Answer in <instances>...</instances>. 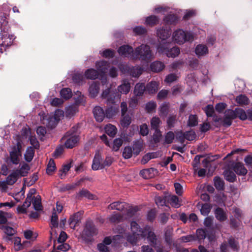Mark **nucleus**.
Listing matches in <instances>:
<instances>
[{
    "mask_svg": "<svg viewBox=\"0 0 252 252\" xmlns=\"http://www.w3.org/2000/svg\"><path fill=\"white\" fill-rule=\"evenodd\" d=\"M164 20L166 22L170 24L175 23L178 20L177 17L174 14H169L166 16Z\"/></svg>",
    "mask_w": 252,
    "mask_h": 252,
    "instance_id": "obj_60",
    "label": "nucleus"
},
{
    "mask_svg": "<svg viewBox=\"0 0 252 252\" xmlns=\"http://www.w3.org/2000/svg\"><path fill=\"white\" fill-rule=\"evenodd\" d=\"M131 122V117L128 115L122 116V118L121 120V124L123 127H127L130 124Z\"/></svg>",
    "mask_w": 252,
    "mask_h": 252,
    "instance_id": "obj_46",
    "label": "nucleus"
},
{
    "mask_svg": "<svg viewBox=\"0 0 252 252\" xmlns=\"http://www.w3.org/2000/svg\"><path fill=\"white\" fill-rule=\"evenodd\" d=\"M95 66L97 69L102 73H105L109 67V63L105 61L97 62Z\"/></svg>",
    "mask_w": 252,
    "mask_h": 252,
    "instance_id": "obj_20",
    "label": "nucleus"
},
{
    "mask_svg": "<svg viewBox=\"0 0 252 252\" xmlns=\"http://www.w3.org/2000/svg\"><path fill=\"white\" fill-rule=\"evenodd\" d=\"M230 116L234 119L239 118L242 121L246 120L248 119L247 111L246 112L242 108L237 107L234 110L230 109Z\"/></svg>",
    "mask_w": 252,
    "mask_h": 252,
    "instance_id": "obj_10",
    "label": "nucleus"
},
{
    "mask_svg": "<svg viewBox=\"0 0 252 252\" xmlns=\"http://www.w3.org/2000/svg\"><path fill=\"white\" fill-rule=\"evenodd\" d=\"M128 208L127 210V215L131 217L134 216L136 213L139 211V208L137 206H128Z\"/></svg>",
    "mask_w": 252,
    "mask_h": 252,
    "instance_id": "obj_58",
    "label": "nucleus"
},
{
    "mask_svg": "<svg viewBox=\"0 0 252 252\" xmlns=\"http://www.w3.org/2000/svg\"><path fill=\"white\" fill-rule=\"evenodd\" d=\"M169 202L171 205L176 208H178L180 206V204L179 202V198L176 195L172 196L169 199Z\"/></svg>",
    "mask_w": 252,
    "mask_h": 252,
    "instance_id": "obj_59",
    "label": "nucleus"
},
{
    "mask_svg": "<svg viewBox=\"0 0 252 252\" xmlns=\"http://www.w3.org/2000/svg\"><path fill=\"white\" fill-rule=\"evenodd\" d=\"M214 186L218 190H222L224 187L223 181L219 177H215L214 179Z\"/></svg>",
    "mask_w": 252,
    "mask_h": 252,
    "instance_id": "obj_41",
    "label": "nucleus"
},
{
    "mask_svg": "<svg viewBox=\"0 0 252 252\" xmlns=\"http://www.w3.org/2000/svg\"><path fill=\"white\" fill-rule=\"evenodd\" d=\"M130 228L132 234L126 236V240L132 245H135L140 240L147 238L152 246L155 247L157 246L158 239L152 227L146 225L141 228L136 221H132Z\"/></svg>",
    "mask_w": 252,
    "mask_h": 252,
    "instance_id": "obj_1",
    "label": "nucleus"
},
{
    "mask_svg": "<svg viewBox=\"0 0 252 252\" xmlns=\"http://www.w3.org/2000/svg\"><path fill=\"white\" fill-rule=\"evenodd\" d=\"M161 123L159 118L157 117H153L151 121V125L153 129L156 130L159 129L158 127Z\"/></svg>",
    "mask_w": 252,
    "mask_h": 252,
    "instance_id": "obj_55",
    "label": "nucleus"
},
{
    "mask_svg": "<svg viewBox=\"0 0 252 252\" xmlns=\"http://www.w3.org/2000/svg\"><path fill=\"white\" fill-rule=\"evenodd\" d=\"M216 219L220 221H223L227 219L225 212L224 210L220 207H218L214 212Z\"/></svg>",
    "mask_w": 252,
    "mask_h": 252,
    "instance_id": "obj_22",
    "label": "nucleus"
},
{
    "mask_svg": "<svg viewBox=\"0 0 252 252\" xmlns=\"http://www.w3.org/2000/svg\"><path fill=\"white\" fill-rule=\"evenodd\" d=\"M123 143V140L121 138H116L113 141L112 150L114 151H118Z\"/></svg>",
    "mask_w": 252,
    "mask_h": 252,
    "instance_id": "obj_54",
    "label": "nucleus"
},
{
    "mask_svg": "<svg viewBox=\"0 0 252 252\" xmlns=\"http://www.w3.org/2000/svg\"><path fill=\"white\" fill-rule=\"evenodd\" d=\"M78 111V106L76 104H72L65 108V114L67 117L73 116Z\"/></svg>",
    "mask_w": 252,
    "mask_h": 252,
    "instance_id": "obj_26",
    "label": "nucleus"
},
{
    "mask_svg": "<svg viewBox=\"0 0 252 252\" xmlns=\"http://www.w3.org/2000/svg\"><path fill=\"white\" fill-rule=\"evenodd\" d=\"M121 94L119 92H117L116 90L111 92L110 89L107 88L106 90L103 91L101 94V97L102 98H107V103L108 104H114L115 103V100L120 99Z\"/></svg>",
    "mask_w": 252,
    "mask_h": 252,
    "instance_id": "obj_7",
    "label": "nucleus"
},
{
    "mask_svg": "<svg viewBox=\"0 0 252 252\" xmlns=\"http://www.w3.org/2000/svg\"><path fill=\"white\" fill-rule=\"evenodd\" d=\"M32 205L34 209L36 211L42 210V205L41 203V198L39 195L34 197L32 200Z\"/></svg>",
    "mask_w": 252,
    "mask_h": 252,
    "instance_id": "obj_42",
    "label": "nucleus"
},
{
    "mask_svg": "<svg viewBox=\"0 0 252 252\" xmlns=\"http://www.w3.org/2000/svg\"><path fill=\"white\" fill-rule=\"evenodd\" d=\"M105 132L109 136L113 137L115 136L116 134L117 133V129L115 126L111 125L108 124L105 126Z\"/></svg>",
    "mask_w": 252,
    "mask_h": 252,
    "instance_id": "obj_33",
    "label": "nucleus"
},
{
    "mask_svg": "<svg viewBox=\"0 0 252 252\" xmlns=\"http://www.w3.org/2000/svg\"><path fill=\"white\" fill-rule=\"evenodd\" d=\"M168 45L165 42L159 43L157 47L158 52L160 53L166 54L167 57L169 58H174L177 57L180 53L179 48L175 46L169 49L168 47Z\"/></svg>",
    "mask_w": 252,
    "mask_h": 252,
    "instance_id": "obj_5",
    "label": "nucleus"
},
{
    "mask_svg": "<svg viewBox=\"0 0 252 252\" xmlns=\"http://www.w3.org/2000/svg\"><path fill=\"white\" fill-rule=\"evenodd\" d=\"M62 97L65 99H68L72 95L71 90L69 88H63L60 91Z\"/></svg>",
    "mask_w": 252,
    "mask_h": 252,
    "instance_id": "obj_40",
    "label": "nucleus"
},
{
    "mask_svg": "<svg viewBox=\"0 0 252 252\" xmlns=\"http://www.w3.org/2000/svg\"><path fill=\"white\" fill-rule=\"evenodd\" d=\"M230 109H227L224 112V118L222 121V125L225 127H229L232 125V121L234 120L230 116Z\"/></svg>",
    "mask_w": 252,
    "mask_h": 252,
    "instance_id": "obj_23",
    "label": "nucleus"
},
{
    "mask_svg": "<svg viewBox=\"0 0 252 252\" xmlns=\"http://www.w3.org/2000/svg\"><path fill=\"white\" fill-rule=\"evenodd\" d=\"M132 150L130 147H126L123 152V156L125 159H128L132 157Z\"/></svg>",
    "mask_w": 252,
    "mask_h": 252,
    "instance_id": "obj_56",
    "label": "nucleus"
},
{
    "mask_svg": "<svg viewBox=\"0 0 252 252\" xmlns=\"http://www.w3.org/2000/svg\"><path fill=\"white\" fill-rule=\"evenodd\" d=\"M61 140L64 143V147L66 148L72 149L77 145L79 140V137L78 136L68 131L65 133Z\"/></svg>",
    "mask_w": 252,
    "mask_h": 252,
    "instance_id": "obj_6",
    "label": "nucleus"
},
{
    "mask_svg": "<svg viewBox=\"0 0 252 252\" xmlns=\"http://www.w3.org/2000/svg\"><path fill=\"white\" fill-rule=\"evenodd\" d=\"M157 34L162 40H165L171 34V30L169 28H159L157 30Z\"/></svg>",
    "mask_w": 252,
    "mask_h": 252,
    "instance_id": "obj_17",
    "label": "nucleus"
},
{
    "mask_svg": "<svg viewBox=\"0 0 252 252\" xmlns=\"http://www.w3.org/2000/svg\"><path fill=\"white\" fill-rule=\"evenodd\" d=\"M133 32L136 35H142L147 32V30L142 26H137L133 29Z\"/></svg>",
    "mask_w": 252,
    "mask_h": 252,
    "instance_id": "obj_62",
    "label": "nucleus"
},
{
    "mask_svg": "<svg viewBox=\"0 0 252 252\" xmlns=\"http://www.w3.org/2000/svg\"><path fill=\"white\" fill-rule=\"evenodd\" d=\"M197 124V118L196 115H190L189 118L188 125L189 126H196Z\"/></svg>",
    "mask_w": 252,
    "mask_h": 252,
    "instance_id": "obj_63",
    "label": "nucleus"
},
{
    "mask_svg": "<svg viewBox=\"0 0 252 252\" xmlns=\"http://www.w3.org/2000/svg\"><path fill=\"white\" fill-rule=\"evenodd\" d=\"M99 91V83L98 82H94L92 83L89 88V96L92 98L96 97Z\"/></svg>",
    "mask_w": 252,
    "mask_h": 252,
    "instance_id": "obj_15",
    "label": "nucleus"
},
{
    "mask_svg": "<svg viewBox=\"0 0 252 252\" xmlns=\"http://www.w3.org/2000/svg\"><path fill=\"white\" fill-rule=\"evenodd\" d=\"M56 169V165L53 159H50L46 168V173L48 175H51Z\"/></svg>",
    "mask_w": 252,
    "mask_h": 252,
    "instance_id": "obj_45",
    "label": "nucleus"
},
{
    "mask_svg": "<svg viewBox=\"0 0 252 252\" xmlns=\"http://www.w3.org/2000/svg\"><path fill=\"white\" fill-rule=\"evenodd\" d=\"M32 201V197L31 196L29 197L28 196L23 203L22 206L17 207V212L18 213H22L24 214L26 213V209L28 207H29L31 204Z\"/></svg>",
    "mask_w": 252,
    "mask_h": 252,
    "instance_id": "obj_24",
    "label": "nucleus"
},
{
    "mask_svg": "<svg viewBox=\"0 0 252 252\" xmlns=\"http://www.w3.org/2000/svg\"><path fill=\"white\" fill-rule=\"evenodd\" d=\"M79 215L78 213H75L72 216H70L68 220V223L70 225V227L73 229L75 228L76 225L79 222Z\"/></svg>",
    "mask_w": 252,
    "mask_h": 252,
    "instance_id": "obj_38",
    "label": "nucleus"
},
{
    "mask_svg": "<svg viewBox=\"0 0 252 252\" xmlns=\"http://www.w3.org/2000/svg\"><path fill=\"white\" fill-rule=\"evenodd\" d=\"M224 175L225 179L230 182H233L236 180V176L232 171H226L224 172Z\"/></svg>",
    "mask_w": 252,
    "mask_h": 252,
    "instance_id": "obj_51",
    "label": "nucleus"
},
{
    "mask_svg": "<svg viewBox=\"0 0 252 252\" xmlns=\"http://www.w3.org/2000/svg\"><path fill=\"white\" fill-rule=\"evenodd\" d=\"M173 234V228L172 227L168 226L165 229L164 238L166 242L168 244L172 243V235Z\"/></svg>",
    "mask_w": 252,
    "mask_h": 252,
    "instance_id": "obj_36",
    "label": "nucleus"
},
{
    "mask_svg": "<svg viewBox=\"0 0 252 252\" xmlns=\"http://www.w3.org/2000/svg\"><path fill=\"white\" fill-rule=\"evenodd\" d=\"M120 69L124 73H129L134 77H138L142 73L143 69L141 67L136 66L129 67L126 65L121 64Z\"/></svg>",
    "mask_w": 252,
    "mask_h": 252,
    "instance_id": "obj_8",
    "label": "nucleus"
},
{
    "mask_svg": "<svg viewBox=\"0 0 252 252\" xmlns=\"http://www.w3.org/2000/svg\"><path fill=\"white\" fill-rule=\"evenodd\" d=\"M164 67L163 63L160 61L154 62L150 65L151 70L156 72L161 71Z\"/></svg>",
    "mask_w": 252,
    "mask_h": 252,
    "instance_id": "obj_27",
    "label": "nucleus"
},
{
    "mask_svg": "<svg viewBox=\"0 0 252 252\" xmlns=\"http://www.w3.org/2000/svg\"><path fill=\"white\" fill-rule=\"evenodd\" d=\"M118 51L121 56L134 60V51L132 47L123 45L119 48Z\"/></svg>",
    "mask_w": 252,
    "mask_h": 252,
    "instance_id": "obj_11",
    "label": "nucleus"
},
{
    "mask_svg": "<svg viewBox=\"0 0 252 252\" xmlns=\"http://www.w3.org/2000/svg\"><path fill=\"white\" fill-rule=\"evenodd\" d=\"M208 52V48L205 45L199 44L196 47L195 53L198 57L206 55Z\"/></svg>",
    "mask_w": 252,
    "mask_h": 252,
    "instance_id": "obj_34",
    "label": "nucleus"
},
{
    "mask_svg": "<svg viewBox=\"0 0 252 252\" xmlns=\"http://www.w3.org/2000/svg\"><path fill=\"white\" fill-rule=\"evenodd\" d=\"M172 39L175 42L181 45L186 42L192 41L194 39V36L191 32H186L183 30L178 29L173 32Z\"/></svg>",
    "mask_w": 252,
    "mask_h": 252,
    "instance_id": "obj_3",
    "label": "nucleus"
},
{
    "mask_svg": "<svg viewBox=\"0 0 252 252\" xmlns=\"http://www.w3.org/2000/svg\"><path fill=\"white\" fill-rule=\"evenodd\" d=\"M1 229L4 230V232L7 235V240H12V238L11 237L14 235L15 233L14 229L10 226H6L4 225H1L0 227Z\"/></svg>",
    "mask_w": 252,
    "mask_h": 252,
    "instance_id": "obj_39",
    "label": "nucleus"
},
{
    "mask_svg": "<svg viewBox=\"0 0 252 252\" xmlns=\"http://www.w3.org/2000/svg\"><path fill=\"white\" fill-rule=\"evenodd\" d=\"M77 196L78 197H85L91 199L93 198V194H91L87 189H84L79 191V192L77 193Z\"/></svg>",
    "mask_w": 252,
    "mask_h": 252,
    "instance_id": "obj_50",
    "label": "nucleus"
},
{
    "mask_svg": "<svg viewBox=\"0 0 252 252\" xmlns=\"http://www.w3.org/2000/svg\"><path fill=\"white\" fill-rule=\"evenodd\" d=\"M92 168L93 170H98L104 168L103 159L100 155L96 153L93 160Z\"/></svg>",
    "mask_w": 252,
    "mask_h": 252,
    "instance_id": "obj_12",
    "label": "nucleus"
},
{
    "mask_svg": "<svg viewBox=\"0 0 252 252\" xmlns=\"http://www.w3.org/2000/svg\"><path fill=\"white\" fill-rule=\"evenodd\" d=\"M211 207L210 204L205 203L202 204L200 208L201 214L203 216H207L211 211Z\"/></svg>",
    "mask_w": 252,
    "mask_h": 252,
    "instance_id": "obj_47",
    "label": "nucleus"
},
{
    "mask_svg": "<svg viewBox=\"0 0 252 252\" xmlns=\"http://www.w3.org/2000/svg\"><path fill=\"white\" fill-rule=\"evenodd\" d=\"M130 84L127 80H124L121 85L118 86V90L124 94H127L130 91Z\"/></svg>",
    "mask_w": 252,
    "mask_h": 252,
    "instance_id": "obj_19",
    "label": "nucleus"
},
{
    "mask_svg": "<svg viewBox=\"0 0 252 252\" xmlns=\"http://www.w3.org/2000/svg\"><path fill=\"white\" fill-rule=\"evenodd\" d=\"M142 147L143 141L142 140L139 139L136 141H135L133 142L132 146L134 154H135L136 156L138 155L140 153Z\"/></svg>",
    "mask_w": 252,
    "mask_h": 252,
    "instance_id": "obj_35",
    "label": "nucleus"
},
{
    "mask_svg": "<svg viewBox=\"0 0 252 252\" xmlns=\"http://www.w3.org/2000/svg\"><path fill=\"white\" fill-rule=\"evenodd\" d=\"M158 22V17L152 15L150 16L146 19L145 23L147 25L153 26L156 25Z\"/></svg>",
    "mask_w": 252,
    "mask_h": 252,
    "instance_id": "obj_48",
    "label": "nucleus"
},
{
    "mask_svg": "<svg viewBox=\"0 0 252 252\" xmlns=\"http://www.w3.org/2000/svg\"><path fill=\"white\" fill-rule=\"evenodd\" d=\"M158 83L156 81H151L146 86V90L149 94H155L158 90Z\"/></svg>",
    "mask_w": 252,
    "mask_h": 252,
    "instance_id": "obj_31",
    "label": "nucleus"
},
{
    "mask_svg": "<svg viewBox=\"0 0 252 252\" xmlns=\"http://www.w3.org/2000/svg\"><path fill=\"white\" fill-rule=\"evenodd\" d=\"M168 105L166 103H162L159 108V114L160 116H165L168 113Z\"/></svg>",
    "mask_w": 252,
    "mask_h": 252,
    "instance_id": "obj_53",
    "label": "nucleus"
},
{
    "mask_svg": "<svg viewBox=\"0 0 252 252\" xmlns=\"http://www.w3.org/2000/svg\"><path fill=\"white\" fill-rule=\"evenodd\" d=\"M145 90L144 83H137L134 87V94L136 96H140L143 95Z\"/></svg>",
    "mask_w": 252,
    "mask_h": 252,
    "instance_id": "obj_28",
    "label": "nucleus"
},
{
    "mask_svg": "<svg viewBox=\"0 0 252 252\" xmlns=\"http://www.w3.org/2000/svg\"><path fill=\"white\" fill-rule=\"evenodd\" d=\"M157 170L154 168L144 169L140 171V175L143 178L148 179L152 178L155 175Z\"/></svg>",
    "mask_w": 252,
    "mask_h": 252,
    "instance_id": "obj_18",
    "label": "nucleus"
},
{
    "mask_svg": "<svg viewBox=\"0 0 252 252\" xmlns=\"http://www.w3.org/2000/svg\"><path fill=\"white\" fill-rule=\"evenodd\" d=\"M86 229L91 235L97 234V230L94 225L91 222H88L86 225Z\"/></svg>",
    "mask_w": 252,
    "mask_h": 252,
    "instance_id": "obj_43",
    "label": "nucleus"
},
{
    "mask_svg": "<svg viewBox=\"0 0 252 252\" xmlns=\"http://www.w3.org/2000/svg\"><path fill=\"white\" fill-rule=\"evenodd\" d=\"M85 75L88 79L94 80L98 78L99 73L96 70L93 68H90L85 71Z\"/></svg>",
    "mask_w": 252,
    "mask_h": 252,
    "instance_id": "obj_29",
    "label": "nucleus"
},
{
    "mask_svg": "<svg viewBox=\"0 0 252 252\" xmlns=\"http://www.w3.org/2000/svg\"><path fill=\"white\" fill-rule=\"evenodd\" d=\"M14 39L13 35H10L8 32L3 30V33L0 37V46L9 47L12 44Z\"/></svg>",
    "mask_w": 252,
    "mask_h": 252,
    "instance_id": "obj_9",
    "label": "nucleus"
},
{
    "mask_svg": "<svg viewBox=\"0 0 252 252\" xmlns=\"http://www.w3.org/2000/svg\"><path fill=\"white\" fill-rule=\"evenodd\" d=\"M235 101L240 105H247L249 103L248 97L242 94L237 96L235 98Z\"/></svg>",
    "mask_w": 252,
    "mask_h": 252,
    "instance_id": "obj_32",
    "label": "nucleus"
},
{
    "mask_svg": "<svg viewBox=\"0 0 252 252\" xmlns=\"http://www.w3.org/2000/svg\"><path fill=\"white\" fill-rule=\"evenodd\" d=\"M119 110L118 106H114L107 108L105 112V117L107 118H112L115 113Z\"/></svg>",
    "mask_w": 252,
    "mask_h": 252,
    "instance_id": "obj_37",
    "label": "nucleus"
},
{
    "mask_svg": "<svg viewBox=\"0 0 252 252\" xmlns=\"http://www.w3.org/2000/svg\"><path fill=\"white\" fill-rule=\"evenodd\" d=\"M34 149L32 146H29L24 154V159L28 162H31L34 155Z\"/></svg>",
    "mask_w": 252,
    "mask_h": 252,
    "instance_id": "obj_25",
    "label": "nucleus"
},
{
    "mask_svg": "<svg viewBox=\"0 0 252 252\" xmlns=\"http://www.w3.org/2000/svg\"><path fill=\"white\" fill-rule=\"evenodd\" d=\"M72 80L76 84H82L83 81V75L80 73H75L72 77Z\"/></svg>",
    "mask_w": 252,
    "mask_h": 252,
    "instance_id": "obj_61",
    "label": "nucleus"
},
{
    "mask_svg": "<svg viewBox=\"0 0 252 252\" xmlns=\"http://www.w3.org/2000/svg\"><path fill=\"white\" fill-rule=\"evenodd\" d=\"M128 208V204L124 202H114L108 206V209L111 210H117L119 211H123L125 209Z\"/></svg>",
    "mask_w": 252,
    "mask_h": 252,
    "instance_id": "obj_16",
    "label": "nucleus"
},
{
    "mask_svg": "<svg viewBox=\"0 0 252 252\" xmlns=\"http://www.w3.org/2000/svg\"><path fill=\"white\" fill-rule=\"evenodd\" d=\"M12 149L9 157L7 155L4 159L6 164L4 163L1 166V174L4 176L8 175V170L12 167V164H16V145L13 146Z\"/></svg>",
    "mask_w": 252,
    "mask_h": 252,
    "instance_id": "obj_4",
    "label": "nucleus"
},
{
    "mask_svg": "<svg viewBox=\"0 0 252 252\" xmlns=\"http://www.w3.org/2000/svg\"><path fill=\"white\" fill-rule=\"evenodd\" d=\"M154 58V55L150 46L142 44L135 48L134 53V60L149 62Z\"/></svg>",
    "mask_w": 252,
    "mask_h": 252,
    "instance_id": "obj_2",
    "label": "nucleus"
},
{
    "mask_svg": "<svg viewBox=\"0 0 252 252\" xmlns=\"http://www.w3.org/2000/svg\"><path fill=\"white\" fill-rule=\"evenodd\" d=\"M174 138V133L172 131H169L165 134L164 143L166 144H171L173 142Z\"/></svg>",
    "mask_w": 252,
    "mask_h": 252,
    "instance_id": "obj_49",
    "label": "nucleus"
},
{
    "mask_svg": "<svg viewBox=\"0 0 252 252\" xmlns=\"http://www.w3.org/2000/svg\"><path fill=\"white\" fill-rule=\"evenodd\" d=\"M51 228L57 227L58 226V217L56 212H53L51 219Z\"/></svg>",
    "mask_w": 252,
    "mask_h": 252,
    "instance_id": "obj_57",
    "label": "nucleus"
},
{
    "mask_svg": "<svg viewBox=\"0 0 252 252\" xmlns=\"http://www.w3.org/2000/svg\"><path fill=\"white\" fill-rule=\"evenodd\" d=\"M207 232L203 228H198L196 231V238L199 240H204L206 237Z\"/></svg>",
    "mask_w": 252,
    "mask_h": 252,
    "instance_id": "obj_52",
    "label": "nucleus"
},
{
    "mask_svg": "<svg viewBox=\"0 0 252 252\" xmlns=\"http://www.w3.org/2000/svg\"><path fill=\"white\" fill-rule=\"evenodd\" d=\"M234 170L236 174L239 175H245L247 173V169L244 165L241 162H237L234 167Z\"/></svg>",
    "mask_w": 252,
    "mask_h": 252,
    "instance_id": "obj_21",
    "label": "nucleus"
},
{
    "mask_svg": "<svg viewBox=\"0 0 252 252\" xmlns=\"http://www.w3.org/2000/svg\"><path fill=\"white\" fill-rule=\"evenodd\" d=\"M30 170V167L27 163L24 162L21 163L19 168L17 169V178L27 176Z\"/></svg>",
    "mask_w": 252,
    "mask_h": 252,
    "instance_id": "obj_13",
    "label": "nucleus"
},
{
    "mask_svg": "<svg viewBox=\"0 0 252 252\" xmlns=\"http://www.w3.org/2000/svg\"><path fill=\"white\" fill-rule=\"evenodd\" d=\"M108 219L112 223H119L123 221V216L120 213L114 212Z\"/></svg>",
    "mask_w": 252,
    "mask_h": 252,
    "instance_id": "obj_30",
    "label": "nucleus"
},
{
    "mask_svg": "<svg viewBox=\"0 0 252 252\" xmlns=\"http://www.w3.org/2000/svg\"><path fill=\"white\" fill-rule=\"evenodd\" d=\"M93 113L96 121L98 122H101L105 118V112L102 107L95 106L93 110Z\"/></svg>",
    "mask_w": 252,
    "mask_h": 252,
    "instance_id": "obj_14",
    "label": "nucleus"
},
{
    "mask_svg": "<svg viewBox=\"0 0 252 252\" xmlns=\"http://www.w3.org/2000/svg\"><path fill=\"white\" fill-rule=\"evenodd\" d=\"M5 182L9 185H12L16 182V170H13L12 173L6 177Z\"/></svg>",
    "mask_w": 252,
    "mask_h": 252,
    "instance_id": "obj_44",
    "label": "nucleus"
},
{
    "mask_svg": "<svg viewBox=\"0 0 252 252\" xmlns=\"http://www.w3.org/2000/svg\"><path fill=\"white\" fill-rule=\"evenodd\" d=\"M156 107V103L155 101H151L146 104L145 109L148 112H151L155 109Z\"/></svg>",
    "mask_w": 252,
    "mask_h": 252,
    "instance_id": "obj_64",
    "label": "nucleus"
}]
</instances>
